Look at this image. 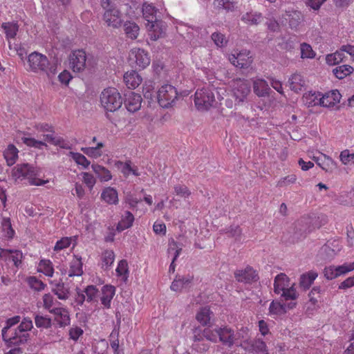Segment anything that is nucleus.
<instances>
[{
	"label": "nucleus",
	"instance_id": "f257e3e1",
	"mask_svg": "<svg viewBox=\"0 0 354 354\" xmlns=\"http://www.w3.org/2000/svg\"><path fill=\"white\" fill-rule=\"evenodd\" d=\"M33 327L30 318L25 317L21 323L6 333L1 334L2 339L8 347L19 346L25 344L30 338L29 331Z\"/></svg>",
	"mask_w": 354,
	"mask_h": 354
},
{
	"label": "nucleus",
	"instance_id": "f03ea898",
	"mask_svg": "<svg viewBox=\"0 0 354 354\" xmlns=\"http://www.w3.org/2000/svg\"><path fill=\"white\" fill-rule=\"evenodd\" d=\"M39 171L28 163L19 164L12 170V177L17 183L26 180L30 185L41 186L48 183V180L37 178Z\"/></svg>",
	"mask_w": 354,
	"mask_h": 354
},
{
	"label": "nucleus",
	"instance_id": "7ed1b4c3",
	"mask_svg": "<svg viewBox=\"0 0 354 354\" xmlns=\"http://www.w3.org/2000/svg\"><path fill=\"white\" fill-rule=\"evenodd\" d=\"M29 70L35 73L43 72L51 78L57 73V65L49 62L47 57L37 52H33L28 56Z\"/></svg>",
	"mask_w": 354,
	"mask_h": 354
},
{
	"label": "nucleus",
	"instance_id": "20e7f679",
	"mask_svg": "<svg viewBox=\"0 0 354 354\" xmlns=\"http://www.w3.org/2000/svg\"><path fill=\"white\" fill-rule=\"evenodd\" d=\"M274 291L284 300H295L297 298L298 295L296 289L293 286H290V279L283 273L277 274L274 278Z\"/></svg>",
	"mask_w": 354,
	"mask_h": 354
},
{
	"label": "nucleus",
	"instance_id": "39448f33",
	"mask_svg": "<svg viewBox=\"0 0 354 354\" xmlns=\"http://www.w3.org/2000/svg\"><path fill=\"white\" fill-rule=\"evenodd\" d=\"M230 93L235 100V105H241L246 102L250 93V83L241 78L232 80L230 83Z\"/></svg>",
	"mask_w": 354,
	"mask_h": 354
},
{
	"label": "nucleus",
	"instance_id": "423d86ee",
	"mask_svg": "<svg viewBox=\"0 0 354 354\" xmlns=\"http://www.w3.org/2000/svg\"><path fill=\"white\" fill-rule=\"evenodd\" d=\"M102 106L107 111L113 112L122 104V99L118 91L113 87L104 88L100 94Z\"/></svg>",
	"mask_w": 354,
	"mask_h": 354
},
{
	"label": "nucleus",
	"instance_id": "0eeeda50",
	"mask_svg": "<svg viewBox=\"0 0 354 354\" xmlns=\"http://www.w3.org/2000/svg\"><path fill=\"white\" fill-rule=\"evenodd\" d=\"M214 102L215 96L212 87L208 86L197 89L194 94V104L198 111H208Z\"/></svg>",
	"mask_w": 354,
	"mask_h": 354
},
{
	"label": "nucleus",
	"instance_id": "6e6552de",
	"mask_svg": "<svg viewBox=\"0 0 354 354\" xmlns=\"http://www.w3.org/2000/svg\"><path fill=\"white\" fill-rule=\"evenodd\" d=\"M101 6L104 10L103 19L109 27L118 28L122 23V14L110 0H102Z\"/></svg>",
	"mask_w": 354,
	"mask_h": 354
},
{
	"label": "nucleus",
	"instance_id": "1a4fd4ad",
	"mask_svg": "<svg viewBox=\"0 0 354 354\" xmlns=\"http://www.w3.org/2000/svg\"><path fill=\"white\" fill-rule=\"evenodd\" d=\"M178 95L176 88L169 84L162 85L157 93L158 103L163 108L171 106L177 100Z\"/></svg>",
	"mask_w": 354,
	"mask_h": 354
},
{
	"label": "nucleus",
	"instance_id": "9d476101",
	"mask_svg": "<svg viewBox=\"0 0 354 354\" xmlns=\"http://www.w3.org/2000/svg\"><path fill=\"white\" fill-rule=\"evenodd\" d=\"M129 59L136 64V66L143 69L150 64V57L145 50L134 48L129 53Z\"/></svg>",
	"mask_w": 354,
	"mask_h": 354
},
{
	"label": "nucleus",
	"instance_id": "9b49d317",
	"mask_svg": "<svg viewBox=\"0 0 354 354\" xmlns=\"http://www.w3.org/2000/svg\"><path fill=\"white\" fill-rule=\"evenodd\" d=\"M230 62L240 68H248L252 63V57L248 50H244L229 56Z\"/></svg>",
	"mask_w": 354,
	"mask_h": 354
},
{
	"label": "nucleus",
	"instance_id": "f8f14e48",
	"mask_svg": "<svg viewBox=\"0 0 354 354\" xmlns=\"http://www.w3.org/2000/svg\"><path fill=\"white\" fill-rule=\"evenodd\" d=\"M86 56L82 50H74L70 55V65L74 72L82 71L86 66Z\"/></svg>",
	"mask_w": 354,
	"mask_h": 354
},
{
	"label": "nucleus",
	"instance_id": "ddd939ff",
	"mask_svg": "<svg viewBox=\"0 0 354 354\" xmlns=\"http://www.w3.org/2000/svg\"><path fill=\"white\" fill-rule=\"evenodd\" d=\"M49 283L51 286L52 292L57 295V298L60 300H66L70 295V290L66 287L62 279L59 280H50Z\"/></svg>",
	"mask_w": 354,
	"mask_h": 354
},
{
	"label": "nucleus",
	"instance_id": "4468645a",
	"mask_svg": "<svg viewBox=\"0 0 354 354\" xmlns=\"http://www.w3.org/2000/svg\"><path fill=\"white\" fill-rule=\"evenodd\" d=\"M147 27L150 39L153 41L163 37L166 30L165 23L160 20L147 24Z\"/></svg>",
	"mask_w": 354,
	"mask_h": 354
},
{
	"label": "nucleus",
	"instance_id": "2eb2a0df",
	"mask_svg": "<svg viewBox=\"0 0 354 354\" xmlns=\"http://www.w3.org/2000/svg\"><path fill=\"white\" fill-rule=\"evenodd\" d=\"M218 337L224 346L229 348L234 345L236 339L234 330L228 326L218 327Z\"/></svg>",
	"mask_w": 354,
	"mask_h": 354
},
{
	"label": "nucleus",
	"instance_id": "dca6fc26",
	"mask_svg": "<svg viewBox=\"0 0 354 354\" xmlns=\"http://www.w3.org/2000/svg\"><path fill=\"white\" fill-rule=\"evenodd\" d=\"M234 277L239 282L250 283L258 280L256 271L251 267H247L244 270H239L235 272Z\"/></svg>",
	"mask_w": 354,
	"mask_h": 354
},
{
	"label": "nucleus",
	"instance_id": "f3484780",
	"mask_svg": "<svg viewBox=\"0 0 354 354\" xmlns=\"http://www.w3.org/2000/svg\"><path fill=\"white\" fill-rule=\"evenodd\" d=\"M193 279L194 277L190 275L177 276L171 283L170 288L175 292H180L189 288L192 285Z\"/></svg>",
	"mask_w": 354,
	"mask_h": 354
},
{
	"label": "nucleus",
	"instance_id": "a211bd4d",
	"mask_svg": "<svg viewBox=\"0 0 354 354\" xmlns=\"http://www.w3.org/2000/svg\"><path fill=\"white\" fill-rule=\"evenodd\" d=\"M142 97L141 95L134 92H130L127 94L124 100V105L131 113L138 111L141 107Z\"/></svg>",
	"mask_w": 354,
	"mask_h": 354
},
{
	"label": "nucleus",
	"instance_id": "6ab92c4d",
	"mask_svg": "<svg viewBox=\"0 0 354 354\" xmlns=\"http://www.w3.org/2000/svg\"><path fill=\"white\" fill-rule=\"evenodd\" d=\"M341 94L337 90L326 93L319 98V105L324 107H333L340 102Z\"/></svg>",
	"mask_w": 354,
	"mask_h": 354
},
{
	"label": "nucleus",
	"instance_id": "aec40b11",
	"mask_svg": "<svg viewBox=\"0 0 354 354\" xmlns=\"http://www.w3.org/2000/svg\"><path fill=\"white\" fill-rule=\"evenodd\" d=\"M241 20L248 26H258L263 20V14L258 11L250 10L241 15Z\"/></svg>",
	"mask_w": 354,
	"mask_h": 354
},
{
	"label": "nucleus",
	"instance_id": "412c9836",
	"mask_svg": "<svg viewBox=\"0 0 354 354\" xmlns=\"http://www.w3.org/2000/svg\"><path fill=\"white\" fill-rule=\"evenodd\" d=\"M50 313L55 316V321L59 327H64L70 324V316L68 311L64 308H54L50 310Z\"/></svg>",
	"mask_w": 354,
	"mask_h": 354
},
{
	"label": "nucleus",
	"instance_id": "4be33fe9",
	"mask_svg": "<svg viewBox=\"0 0 354 354\" xmlns=\"http://www.w3.org/2000/svg\"><path fill=\"white\" fill-rule=\"evenodd\" d=\"M193 343L192 348L198 353H205L207 351L210 347L209 343L200 335L198 331H193Z\"/></svg>",
	"mask_w": 354,
	"mask_h": 354
},
{
	"label": "nucleus",
	"instance_id": "5701e85b",
	"mask_svg": "<svg viewBox=\"0 0 354 354\" xmlns=\"http://www.w3.org/2000/svg\"><path fill=\"white\" fill-rule=\"evenodd\" d=\"M115 293V288L114 286L106 285L102 287L100 301L104 308H109L111 307V300L113 299Z\"/></svg>",
	"mask_w": 354,
	"mask_h": 354
},
{
	"label": "nucleus",
	"instance_id": "b1692460",
	"mask_svg": "<svg viewBox=\"0 0 354 354\" xmlns=\"http://www.w3.org/2000/svg\"><path fill=\"white\" fill-rule=\"evenodd\" d=\"M142 80L141 76L135 71H128L124 75V81L129 88H137Z\"/></svg>",
	"mask_w": 354,
	"mask_h": 354
},
{
	"label": "nucleus",
	"instance_id": "393cba45",
	"mask_svg": "<svg viewBox=\"0 0 354 354\" xmlns=\"http://www.w3.org/2000/svg\"><path fill=\"white\" fill-rule=\"evenodd\" d=\"M316 163L324 171L332 172L336 167L335 162L329 156L322 154L319 157L314 158Z\"/></svg>",
	"mask_w": 354,
	"mask_h": 354
},
{
	"label": "nucleus",
	"instance_id": "a878e982",
	"mask_svg": "<svg viewBox=\"0 0 354 354\" xmlns=\"http://www.w3.org/2000/svg\"><path fill=\"white\" fill-rule=\"evenodd\" d=\"M337 203L345 206H354V187L349 191H343L336 197Z\"/></svg>",
	"mask_w": 354,
	"mask_h": 354
},
{
	"label": "nucleus",
	"instance_id": "bb28decb",
	"mask_svg": "<svg viewBox=\"0 0 354 354\" xmlns=\"http://www.w3.org/2000/svg\"><path fill=\"white\" fill-rule=\"evenodd\" d=\"M101 198L108 204L116 205L118 203V192L113 187H106L102 190Z\"/></svg>",
	"mask_w": 354,
	"mask_h": 354
},
{
	"label": "nucleus",
	"instance_id": "cd10ccee",
	"mask_svg": "<svg viewBox=\"0 0 354 354\" xmlns=\"http://www.w3.org/2000/svg\"><path fill=\"white\" fill-rule=\"evenodd\" d=\"M193 331H198L203 338L207 341L216 343L218 341V326L215 328L209 327L201 329V328H195Z\"/></svg>",
	"mask_w": 354,
	"mask_h": 354
},
{
	"label": "nucleus",
	"instance_id": "c85d7f7f",
	"mask_svg": "<svg viewBox=\"0 0 354 354\" xmlns=\"http://www.w3.org/2000/svg\"><path fill=\"white\" fill-rule=\"evenodd\" d=\"M91 168L101 182H108L112 179L111 171L104 166L93 164Z\"/></svg>",
	"mask_w": 354,
	"mask_h": 354
},
{
	"label": "nucleus",
	"instance_id": "c756f323",
	"mask_svg": "<svg viewBox=\"0 0 354 354\" xmlns=\"http://www.w3.org/2000/svg\"><path fill=\"white\" fill-rule=\"evenodd\" d=\"M253 89L254 93L259 97L268 95L270 90L267 82L262 79H258L254 81Z\"/></svg>",
	"mask_w": 354,
	"mask_h": 354
},
{
	"label": "nucleus",
	"instance_id": "7c9ffc66",
	"mask_svg": "<svg viewBox=\"0 0 354 354\" xmlns=\"http://www.w3.org/2000/svg\"><path fill=\"white\" fill-rule=\"evenodd\" d=\"M288 82L290 89L295 92L301 91L306 84V81L303 76L299 73L292 75Z\"/></svg>",
	"mask_w": 354,
	"mask_h": 354
},
{
	"label": "nucleus",
	"instance_id": "2f4dec72",
	"mask_svg": "<svg viewBox=\"0 0 354 354\" xmlns=\"http://www.w3.org/2000/svg\"><path fill=\"white\" fill-rule=\"evenodd\" d=\"M318 274L315 271H309L301 275L299 286L304 290L308 289L317 277Z\"/></svg>",
	"mask_w": 354,
	"mask_h": 354
},
{
	"label": "nucleus",
	"instance_id": "473e14b6",
	"mask_svg": "<svg viewBox=\"0 0 354 354\" xmlns=\"http://www.w3.org/2000/svg\"><path fill=\"white\" fill-rule=\"evenodd\" d=\"M157 10L151 3H144L142 6V15L147 24L157 21Z\"/></svg>",
	"mask_w": 354,
	"mask_h": 354
},
{
	"label": "nucleus",
	"instance_id": "72a5a7b5",
	"mask_svg": "<svg viewBox=\"0 0 354 354\" xmlns=\"http://www.w3.org/2000/svg\"><path fill=\"white\" fill-rule=\"evenodd\" d=\"M19 151L13 145H9L3 152V156L8 166L13 165L18 158Z\"/></svg>",
	"mask_w": 354,
	"mask_h": 354
},
{
	"label": "nucleus",
	"instance_id": "f704fd0d",
	"mask_svg": "<svg viewBox=\"0 0 354 354\" xmlns=\"http://www.w3.org/2000/svg\"><path fill=\"white\" fill-rule=\"evenodd\" d=\"M83 273L82 263L80 258L75 257L71 260L69 265L68 277H79Z\"/></svg>",
	"mask_w": 354,
	"mask_h": 354
},
{
	"label": "nucleus",
	"instance_id": "c9c22d12",
	"mask_svg": "<svg viewBox=\"0 0 354 354\" xmlns=\"http://www.w3.org/2000/svg\"><path fill=\"white\" fill-rule=\"evenodd\" d=\"M324 295V290L319 286H314L308 293L309 302L313 306H317L322 301Z\"/></svg>",
	"mask_w": 354,
	"mask_h": 354
},
{
	"label": "nucleus",
	"instance_id": "e433bc0d",
	"mask_svg": "<svg viewBox=\"0 0 354 354\" xmlns=\"http://www.w3.org/2000/svg\"><path fill=\"white\" fill-rule=\"evenodd\" d=\"M37 271L46 277H53L54 274L53 264L48 259H41L39 263Z\"/></svg>",
	"mask_w": 354,
	"mask_h": 354
},
{
	"label": "nucleus",
	"instance_id": "4c0bfd02",
	"mask_svg": "<svg viewBox=\"0 0 354 354\" xmlns=\"http://www.w3.org/2000/svg\"><path fill=\"white\" fill-rule=\"evenodd\" d=\"M346 58V54L340 48L339 50L327 55L326 56V62L328 65L333 66L344 62Z\"/></svg>",
	"mask_w": 354,
	"mask_h": 354
},
{
	"label": "nucleus",
	"instance_id": "58836bf2",
	"mask_svg": "<svg viewBox=\"0 0 354 354\" xmlns=\"http://www.w3.org/2000/svg\"><path fill=\"white\" fill-rule=\"evenodd\" d=\"M124 31L128 38L136 39L139 35L140 28L135 22L126 21L124 24Z\"/></svg>",
	"mask_w": 354,
	"mask_h": 354
},
{
	"label": "nucleus",
	"instance_id": "ea45409f",
	"mask_svg": "<svg viewBox=\"0 0 354 354\" xmlns=\"http://www.w3.org/2000/svg\"><path fill=\"white\" fill-rule=\"evenodd\" d=\"M134 221V216L129 211H126L122 217L121 221L118 223L117 230L123 231L131 227Z\"/></svg>",
	"mask_w": 354,
	"mask_h": 354
},
{
	"label": "nucleus",
	"instance_id": "a19ab883",
	"mask_svg": "<svg viewBox=\"0 0 354 354\" xmlns=\"http://www.w3.org/2000/svg\"><path fill=\"white\" fill-rule=\"evenodd\" d=\"M237 3L233 0H214V6L218 9H224L227 12H233L236 8Z\"/></svg>",
	"mask_w": 354,
	"mask_h": 354
},
{
	"label": "nucleus",
	"instance_id": "79ce46f5",
	"mask_svg": "<svg viewBox=\"0 0 354 354\" xmlns=\"http://www.w3.org/2000/svg\"><path fill=\"white\" fill-rule=\"evenodd\" d=\"M353 72V68L350 65L344 64L335 68L333 74L339 80L344 79Z\"/></svg>",
	"mask_w": 354,
	"mask_h": 354
},
{
	"label": "nucleus",
	"instance_id": "37998d69",
	"mask_svg": "<svg viewBox=\"0 0 354 354\" xmlns=\"http://www.w3.org/2000/svg\"><path fill=\"white\" fill-rule=\"evenodd\" d=\"M212 314L209 308H203L196 314V319L201 324L206 326L210 323Z\"/></svg>",
	"mask_w": 354,
	"mask_h": 354
},
{
	"label": "nucleus",
	"instance_id": "c03bdc74",
	"mask_svg": "<svg viewBox=\"0 0 354 354\" xmlns=\"http://www.w3.org/2000/svg\"><path fill=\"white\" fill-rule=\"evenodd\" d=\"M103 147L104 144L102 142H98L96 147H82L81 150L88 156L93 158H97L102 155V151L100 149Z\"/></svg>",
	"mask_w": 354,
	"mask_h": 354
},
{
	"label": "nucleus",
	"instance_id": "a18cd8bd",
	"mask_svg": "<svg viewBox=\"0 0 354 354\" xmlns=\"http://www.w3.org/2000/svg\"><path fill=\"white\" fill-rule=\"evenodd\" d=\"M115 260V254L112 250H106L102 255V267L106 270L113 263Z\"/></svg>",
	"mask_w": 354,
	"mask_h": 354
},
{
	"label": "nucleus",
	"instance_id": "49530a36",
	"mask_svg": "<svg viewBox=\"0 0 354 354\" xmlns=\"http://www.w3.org/2000/svg\"><path fill=\"white\" fill-rule=\"evenodd\" d=\"M35 323L39 328H49L52 326V320L50 317L39 315L35 316Z\"/></svg>",
	"mask_w": 354,
	"mask_h": 354
},
{
	"label": "nucleus",
	"instance_id": "de8ad7c7",
	"mask_svg": "<svg viewBox=\"0 0 354 354\" xmlns=\"http://www.w3.org/2000/svg\"><path fill=\"white\" fill-rule=\"evenodd\" d=\"M301 58V59H313L316 55V53L313 50L312 46L307 43H301L300 44Z\"/></svg>",
	"mask_w": 354,
	"mask_h": 354
},
{
	"label": "nucleus",
	"instance_id": "09e8293b",
	"mask_svg": "<svg viewBox=\"0 0 354 354\" xmlns=\"http://www.w3.org/2000/svg\"><path fill=\"white\" fill-rule=\"evenodd\" d=\"M69 156L77 165L82 166L84 169L88 168L91 164V162L82 153L71 151Z\"/></svg>",
	"mask_w": 354,
	"mask_h": 354
},
{
	"label": "nucleus",
	"instance_id": "8fccbe9b",
	"mask_svg": "<svg viewBox=\"0 0 354 354\" xmlns=\"http://www.w3.org/2000/svg\"><path fill=\"white\" fill-rule=\"evenodd\" d=\"M115 271L118 277H122L124 281H127L129 274L127 261L124 259L120 261Z\"/></svg>",
	"mask_w": 354,
	"mask_h": 354
},
{
	"label": "nucleus",
	"instance_id": "3c124183",
	"mask_svg": "<svg viewBox=\"0 0 354 354\" xmlns=\"http://www.w3.org/2000/svg\"><path fill=\"white\" fill-rule=\"evenodd\" d=\"M286 312V307L280 302L273 301L270 304L269 313L270 315H282Z\"/></svg>",
	"mask_w": 354,
	"mask_h": 354
},
{
	"label": "nucleus",
	"instance_id": "603ef678",
	"mask_svg": "<svg viewBox=\"0 0 354 354\" xmlns=\"http://www.w3.org/2000/svg\"><path fill=\"white\" fill-rule=\"evenodd\" d=\"M21 317L19 315L14 316L8 319L6 321L4 327L1 330V334L6 333V332L15 329V326L21 323Z\"/></svg>",
	"mask_w": 354,
	"mask_h": 354
},
{
	"label": "nucleus",
	"instance_id": "864d4df0",
	"mask_svg": "<svg viewBox=\"0 0 354 354\" xmlns=\"http://www.w3.org/2000/svg\"><path fill=\"white\" fill-rule=\"evenodd\" d=\"M28 286L36 291H41L44 290L46 284L35 277H29L27 279Z\"/></svg>",
	"mask_w": 354,
	"mask_h": 354
},
{
	"label": "nucleus",
	"instance_id": "5fc2aeb1",
	"mask_svg": "<svg viewBox=\"0 0 354 354\" xmlns=\"http://www.w3.org/2000/svg\"><path fill=\"white\" fill-rule=\"evenodd\" d=\"M2 27L5 30L8 39L14 38L16 36L19 29L17 24L14 23L3 24Z\"/></svg>",
	"mask_w": 354,
	"mask_h": 354
},
{
	"label": "nucleus",
	"instance_id": "6e6d98bb",
	"mask_svg": "<svg viewBox=\"0 0 354 354\" xmlns=\"http://www.w3.org/2000/svg\"><path fill=\"white\" fill-rule=\"evenodd\" d=\"M339 159L343 165H354V153H351L348 149H345L340 153Z\"/></svg>",
	"mask_w": 354,
	"mask_h": 354
},
{
	"label": "nucleus",
	"instance_id": "4d7b16f0",
	"mask_svg": "<svg viewBox=\"0 0 354 354\" xmlns=\"http://www.w3.org/2000/svg\"><path fill=\"white\" fill-rule=\"evenodd\" d=\"M320 93H309L304 96L305 102L308 106L319 104V100L321 97Z\"/></svg>",
	"mask_w": 354,
	"mask_h": 354
},
{
	"label": "nucleus",
	"instance_id": "13d9d810",
	"mask_svg": "<svg viewBox=\"0 0 354 354\" xmlns=\"http://www.w3.org/2000/svg\"><path fill=\"white\" fill-rule=\"evenodd\" d=\"M174 193L183 198H187L191 195V192L188 187L184 185H176L174 187Z\"/></svg>",
	"mask_w": 354,
	"mask_h": 354
},
{
	"label": "nucleus",
	"instance_id": "bf43d9fd",
	"mask_svg": "<svg viewBox=\"0 0 354 354\" xmlns=\"http://www.w3.org/2000/svg\"><path fill=\"white\" fill-rule=\"evenodd\" d=\"M24 258L23 253L19 250H12L10 254V260L13 262L15 266L18 268L22 262Z\"/></svg>",
	"mask_w": 354,
	"mask_h": 354
},
{
	"label": "nucleus",
	"instance_id": "052dcab7",
	"mask_svg": "<svg viewBox=\"0 0 354 354\" xmlns=\"http://www.w3.org/2000/svg\"><path fill=\"white\" fill-rule=\"evenodd\" d=\"M86 295V301L91 302L95 299L97 296L98 290L95 286H88L84 290Z\"/></svg>",
	"mask_w": 354,
	"mask_h": 354
},
{
	"label": "nucleus",
	"instance_id": "680f3d73",
	"mask_svg": "<svg viewBox=\"0 0 354 354\" xmlns=\"http://www.w3.org/2000/svg\"><path fill=\"white\" fill-rule=\"evenodd\" d=\"M115 165L118 167H121V172L124 176H129L131 174V171H133V165H131L130 160L126 161L125 162L118 161Z\"/></svg>",
	"mask_w": 354,
	"mask_h": 354
},
{
	"label": "nucleus",
	"instance_id": "e2e57ef3",
	"mask_svg": "<svg viewBox=\"0 0 354 354\" xmlns=\"http://www.w3.org/2000/svg\"><path fill=\"white\" fill-rule=\"evenodd\" d=\"M83 183L91 190L96 183V179L93 174L88 172H82Z\"/></svg>",
	"mask_w": 354,
	"mask_h": 354
},
{
	"label": "nucleus",
	"instance_id": "0e129e2a",
	"mask_svg": "<svg viewBox=\"0 0 354 354\" xmlns=\"http://www.w3.org/2000/svg\"><path fill=\"white\" fill-rule=\"evenodd\" d=\"M71 237H63L57 241L54 246V251L59 252L68 248L71 243Z\"/></svg>",
	"mask_w": 354,
	"mask_h": 354
},
{
	"label": "nucleus",
	"instance_id": "69168bd1",
	"mask_svg": "<svg viewBox=\"0 0 354 354\" xmlns=\"http://www.w3.org/2000/svg\"><path fill=\"white\" fill-rule=\"evenodd\" d=\"M22 140L24 143H25L28 147H32L39 149H42L44 147H46L45 142L37 140L35 138H23Z\"/></svg>",
	"mask_w": 354,
	"mask_h": 354
},
{
	"label": "nucleus",
	"instance_id": "338daca9",
	"mask_svg": "<svg viewBox=\"0 0 354 354\" xmlns=\"http://www.w3.org/2000/svg\"><path fill=\"white\" fill-rule=\"evenodd\" d=\"M337 277L347 274L354 270V261L351 263H345L342 266H336Z\"/></svg>",
	"mask_w": 354,
	"mask_h": 354
},
{
	"label": "nucleus",
	"instance_id": "774afa93",
	"mask_svg": "<svg viewBox=\"0 0 354 354\" xmlns=\"http://www.w3.org/2000/svg\"><path fill=\"white\" fill-rule=\"evenodd\" d=\"M297 176L295 174H290L283 178H281L277 182V186L279 187H287L290 185L295 183Z\"/></svg>",
	"mask_w": 354,
	"mask_h": 354
}]
</instances>
